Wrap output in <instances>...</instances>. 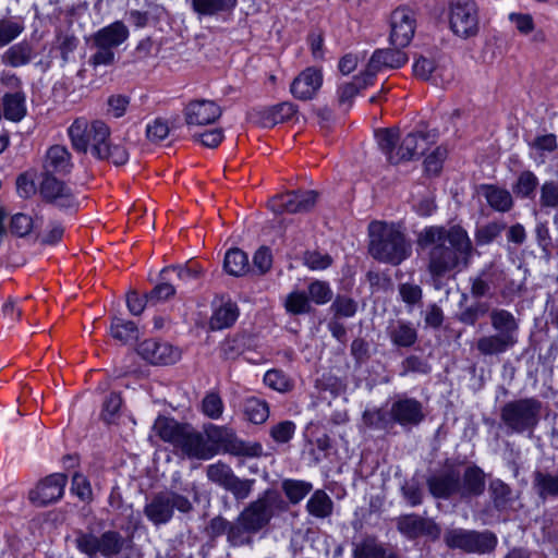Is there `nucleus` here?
<instances>
[{"mask_svg":"<svg viewBox=\"0 0 558 558\" xmlns=\"http://www.w3.org/2000/svg\"><path fill=\"white\" fill-rule=\"evenodd\" d=\"M416 245L426 254L427 271L435 281L466 269L475 253L468 231L460 225L425 227L417 233Z\"/></svg>","mask_w":558,"mask_h":558,"instance_id":"1","label":"nucleus"},{"mask_svg":"<svg viewBox=\"0 0 558 558\" xmlns=\"http://www.w3.org/2000/svg\"><path fill=\"white\" fill-rule=\"evenodd\" d=\"M110 128L101 120L76 118L68 129L72 147L83 154H90L114 166H122L129 160V151L122 144L110 141Z\"/></svg>","mask_w":558,"mask_h":558,"instance_id":"2","label":"nucleus"},{"mask_svg":"<svg viewBox=\"0 0 558 558\" xmlns=\"http://www.w3.org/2000/svg\"><path fill=\"white\" fill-rule=\"evenodd\" d=\"M369 254L377 260L399 265L412 252V245L399 227L373 221L368 227Z\"/></svg>","mask_w":558,"mask_h":558,"instance_id":"3","label":"nucleus"},{"mask_svg":"<svg viewBox=\"0 0 558 558\" xmlns=\"http://www.w3.org/2000/svg\"><path fill=\"white\" fill-rule=\"evenodd\" d=\"M390 417L381 410L365 411L363 418L366 424L376 427H386L391 421L402 426L416 425L423 418L422 404L415 399H400L392 403L390 408Z\"/></svg>","mask_w":558,"mask_h":558,"instance_id":"4","label":"nucleus"},{"mask_svg":"<svg viewBox=\"0 0 558 558\" xmlns=\"http://www.w3.org/2000/svg\"><path fill=\"white\" fill-rule=\"evenodd\" d=\"M74 543L76 548L89 558H96L98 554L113 558L121 554L125 546L124 537L117 531H106L99 537L93 533L78 531Z\"/></svg>","mask_w":558,"mask_h":558,"instance_id":"5","label":"nucleus"},{"mask_svg":"<svg viewBox=\"0 0 558 558\" xmlns=\"http://www.w3.org/2000/svg\"><path fill=\"white\" fill-rule=\"evenodd\" d=\"M284 502L272 490H266L256 500L250 502L238 515L253 532L264 529L277 510H282Z\"/></svg>","mask_w":558,"mask_h":558,"instance_id":"6","label":"nucleus"},{"mask_svg":"<svg viewBox=\"0 0 558 558\" xmlns=\"http://www.w3.org/2000/svg\"><path fill=\"white\" fill-rule=\"evenodd\" d=\"M174 509L187 513L193 509L192 502L184 496L167 490L156 494L144 507V514L155 525L168 523Z\"/></svg>","mask_w":558,"mask_h":558,"instance_id":"7","label":"nucleus"},{"mask_svg":"<svg viewBox=\"0 0 558 558\" xmlns=\"http://www.w3.org/2000/svg\"><path fill=\"white\" fill-rule=\"evenodd\" d=\"M541 403L535 399H521L507 403L501 420L512 433L532 430L538 423Z\"/></svg>","mask_w":558,"mask_h":558,"instance_id":"8","label":"nucleus"},{"mask_svg":"<svg viewBox=\"0 0 558 558\" xmlns=\"http://www.w3.org/2000/svg\"><path fill=\"white\" fill-rule=\"evenodd\" d=\"M449 25L459 37L468 39L480 32V9L475 0H450Z\"/></svg>","mask_w":558,"mask_h":558,"instance_id":"9","label":"nucleus"},{"mask_svg":"<svg viewBox=\"0 0 558 558\" xmlns=\"http://www.w3.org/2000/svg\"><path fill=\"white\" fill-rule=\"evenodd\" d=\"M415 28L414 12L405 7L396 9L390 15V44L397 48L407 47L414 36Z\"/></svg>","mask_w":558,"mask_h":558,"instance_id":"10","label":"nucleus"},{"mask_svg":"<svg viewBox=\"0 0 558 558\" xmlns=\"http://www.w3.org/2000/svg\"><path fill=\"white\" fill-rule=\"evenodd\" d=\"M317 194L314 191H299L277 195L268 203L269 208L277 214L281 213H305L316 204Z\"/></svg>","mask_w":558,"mask_h":558,"instance_id":"11","label":"nucleus"},{"mask_svg":"<svg viewBox=\"0 0 558 558\" xmlns=\"http://www.w3.org/2000/svg\"><path fill=\"white\" fill-rule=\"evenodd\" d=\"M68 477L63 473H53L29 490L28 498L36 506H46L59 500L64 493Z\"/></svg>","mask_w":558,"mask_h":558,"instance_id":"12","label":"nucleus"},{"mask_svg":"<svg viewBox=\"0 0 558 558\" xmlns=\"http://www.w3.org/2000/svg\"><path fill=\"white\" fill-rule=\"evenodd\" d=\"M376 138L380 150L391 163H399L413 159L410 148L405 146V137H400L399 131L384 129L376 132Z\"/></svg>","mask_w":558,"mask_h":558,"instance_id":"13","label":"nucleus"},{"mask_svg":"<svg viewBox=\"0 0 558 558\" xmlns=\"http://www.w3.org/2000/svg\"><path fill=\"white\" fill-rule=\"evenodd\" d=\"M402 48L377 49L372 54L365 70L367 72L366 83H372L377 73L385 69H398L404 65L409 58Z\"/></svg>","mask_w":558,"mask_h":558,"instance_id":"14","label":"nucleus"},{"mask_svg":"<svg viewBox=\"0 0 558 558\" xmlns=\"http://www.w3.org/2000/svg\"><path fill=\"white\" fill-rule=\"evenodd\" d=\"M175 449L190 459L208 460L214 456V450L204 436L187 425Z\"/></svg>","mask_w":558,"mask_h":558,"instance_id":"15","label":"nucleus"},{"mask_svg":"<svg viewBox=\"0 0 558 558\" xmlns=\"http://www.w3.org/2000/svg\"><path fill=\"white\" fill-rule=\"evenodd\" d=\"M221 113V108L215 101L206 99L191 101L184 109L186 124L195 126L214 123Z\"/></svg>","mask_w":558,"mask_h":558,"instance_id":"16","label":"nucleus"},{"mask_svg":"<svg viewBox=\"0 0 558 558\" xmlns=\"http://www.w3.org/2000/svg\"><path fill=\"white\" fill-rule=\"evenodd\" d=\"M138 354L151 364L168 365L180 359V351L167 342L145 340L138 345Z\"/></svg>","mask_w":558,"mask_h":558,"instance_id":"17","label":"nucleus"},{"mask_svg":"<svg viewBox=\"0 0 558 558\" xmlns=\"http://www.w3.org/2000/svg\"><path fill=\"white\" fill-rule=\"evenodd\" d=\"M40 194L47 201L61 208H73L76 206V197L63 182L52 175H46L40 185Z\"/></svg>","mask_w":558,"mask_h":558,"instance_id":"18","label":"nucleus"},{"mask_svg":"<svg viewBox=\"0 0 558 558\" xmlns=\"http://www.w3.org/2000/svg\"><path fill=\"white\" fill-rule=\"evenodd\" d=\"M323 84V74L316 68H307L292 82L290 90L300 100L312 99Z\"/></svg>","mask_w":558,"mask_h":558,"instance_id":"19","label":"nucleus"},{"mask_svg":"<svg viewBox=\"0 0 558 558\" xmlns=\"http://www.w3.org/2000/svg\"><path fill=\"white\" fill-rule=\"evenodd\" d=\"M294 113L295 107L293 104L281 102L279 105L255 111L252 119L263 128H271L291 119Z\"/></svg>","mask_w":558,"mask_h":558,"instance_id":"20","label":"nucleus"},{"mask_svg":"<svg viewBox=\"0 0 558 558\" xmlns=\"http://www.w3.org/2000/svg\"><path fill=\"white\" fill-rule=\"evenodd\" d=\"M44 169L47 175L66 174L72 169L71 154L65 146H51L45 156Z\"/></svg>","mask_w":558,"mask_h":558,"instance_id":"21","label":"nucleus"},{"mask_svg":"<svg viewBox=\"0 0 558 558\" xmlns=\"http://www.w3.org/2000/svg\"><path fill=\"white\" fill-rule=\"evenodd\" d=\"M129 37V29L122 22H113L102 27L94 35L96 47L114 48L121 45Z\"/></svg>","mask_w":558,"mask_h":558,"instance_id":"22","label":"nucleus"},{"mask_svg":"<svg viewBox=\"0 0 558 558\" xmlns=\"http://www.w3.org/2000/svg\"><path fill=\"white\" fill-rule=\"evenodd\" d=\"M517 344L509 336L499 333L483 336L476 341L477 351L485 356L500 355Z\"/></svg>","mask_w":558,"mask_h":558,"instance_id":"23","label":"nucleus"},{"mask_svg":"<svg viewBox=\"0 0 558 558\" xmlns=\"http://www.w3.org/2000/svg\"><path fill=\"white\" fill-rule=\"evenodd\" d=\"M187 424H181L173 418L158 416L154 423L153 432L175 448Z\"/></svg>","mask_w":558,"mask_h":558,"instance_id":"24","label":"nucleus"},{"mask_svg":"<svg viewBox=\"0 0 558 558\" xmlns=\"http://www.w3.org/2000/svg\"><path fill=\"white\" fill-rule=\"evenodd\" d=\"M2 109L7 120L21 121L27 112L25 94L21 90L5 93L2 98Z\"/></svg>","mask_w":558,"mask_h":558,"instance_id":"25","label":"nucleus"},{"mask_svg":"<svg viewBox=\"0 0 558 558\" xmlns=\"http://www.w3.org/2000/svg\"><path fill=\"white\" fill-rule=\"evenodd\" d=\"M492 327L497 333L504 337H510L518 343V329L519 325L515 317L506 310H494L490 313Z\"/></svg>","mask_w":558,"mask_h":558,"instance_id":"26","label":"nucleus"},{"mask_svg":"<svg viewBox=\"0 0 558 558\" xmlns=\"http://www.w3.org/2000/svg\"><path fill=\"white\" fill-rule=\"evenodd\" d=\"M430 493L437 498H447L454 492H459V474L448 472L428 480Z\"/></svg>","mask_w":558,"mask_h":558,"instance_id":"27","label":"nucleus"},{"mask_svg":"<svg viewBox=\"0 0 558 558\" xmlns=\"http://www.w3.org/2000/svg\"><path fill=\"white\" fill-rule=\"evenodd\" d=\"M533 487L542 499L558 496V469L556 474L536 471L533 475Z\"/></svg>","mask_w":558,"mask_h":558,"instance_id":"28","label":"nucleus"},{"mask_svg":"<svg viewBox=\"0 0 558 558\" xmlns=\"http://www.w3.org/2000/svg\"><path fill=\"white\" fill-rule=\"evenodd\" d=\"M366 78L367 72L364 70L361 75L355 76L352 82L339 85L337 90L339 105L350 107L353 98L359 94V92L371 84L365 82Z\"/></svg>","mask_w":558,"mask_h":558,"instance_id":"29","label":"nucleus"},{"mask_svg":"<svg viewBox=\"0 0 558 558\" xmlns=\"http://www.w3.org/2000/svg\"><path fill=\"white\" fill-rule=\"evenodd\" d=\"M485 487V477L483 471L477 466H469L463 475V483L460 484V494L462 496L480 495Z\"/></svg>","mask_w":558,"mask_h":558,"instance_id":"30","label":"nucleus"},{"mask_svg":"<svg viewBox=\"0 0 558 558\" xmlns=\"http://www.w3.org/2000/svg\"><path fill=\"white\" fill-rule=\"evenodd\" d=\"M223 268L231 276H243L250 269L248 257L240 248H231L226 253Z\"/></svg>","mask_w":558,"mask_h":558,"instance_id":"31","label":"nucleus"},{"mask_svg":"<svg viewBox=\"0 0 558 558\" xmlns=\"http://www.w3.org/2000/svg\"><path fill=\"white\" fill-rule=\"evenodd\" d=\"M487 203L498 211H508L512 207V196L507 190L494 185L482 186Z\"/></svg>","mask_w":558,"mask_h":558,"instance_id":"32","label":"nucleus"},{"mask_svg":"<svg viewBox=\"0 0 558 558\" xmlns=\"http://www.w3.org/2000/svg\"><path fill=\"white\" fill-rule=\"evenodd\" d=\"M496 544L497 538L492 532H477L470 530L466 553L486 554L492 551L496 547Z\"/></svg>","mask_w":558,"mask_h":558,"instance_id":"33","label":"nucleus"},{"mask_svg":"<svg viewBox=\"0 0 558 558\" xmlns=\"http://www.w3.org/2000/svg\"><path fill=\"white\" fill-rule=\"evenodd\" d=\"M32 59V48L28 44H16L2 54V62L13 68L27 64Z\"/></svg>","mask_w":558,"mask_h":558,"instance_id":"34","label":"nucleus"},{"mask_svg":"<svg viewBox=\"0 0 558 558\" xmlns=\"http://www.w3.org/2000/svg\"><path fill=\"white\" fill-rule=\"evenodd\" d=\"M238 0H192L193 9L203 15H214L219 12L231 11Z\"/></svg>","mask_w":558,"mask_h":558,"instance_id":"35","label":"nucleus"},{"mask_svg":"<svg viewBox=\"0 0 558 558\" xmlns=\"http://www.w3.org/2000/svg\"><path fill=\"white\" fill-rule=\"evenodd\" d=\"M238 315V307L234 303H225L215 311L210 319V326L213 329L230 327L236 320Z\"/></svg>","mask_w":558,"mask_h":558,"instance_id":"36","label":"nucleus"},{"mask_svg":"<svg viewBox=\"0 0 558 558\" xmlns=\"http://www.w3.org/2000/svg\"><path fill=\"white\" fill-rule=\"evenodd\" d=\"M255 534L243 521L238 517L234 522H231L228 531V543L231 546L239 547L250 545L252 536Z\"/></svg>","mask_w":558,"mask_h":558,"instance_id":"37","label":"nucleus"},{"mask_svg":"<svg viewBox=\"0 0 558 558\" xmlns=\"http://www.w3.org/2000/svg\"><path fill=\"white\" fill-rule=\"evenodd\" d=\"M110 333L114 339L123 343L135 341L138 338L136 325L133 322L123 320L121 318H113Z\"/></svg>","mask_w":558,"mask_h":558,"instance_id":"38","label":"nucleus"},{"mask_svg":"<svg viewBox=\"0 0 558 558\" xmlns=\"http://www.w3.org/2000/svg\"><path fill=\"white\" fill-rule=\"evenodd\" d=\"M405 146L410 148L413 158L423 155L430 144L434 143V135L424 132H410L405 136Z\"/></svg>","mask_w":558,"mask_h":558,"instance_id":"39","label":"nucleus"},{"mask_svg":"<svg viewBox=\"0 0 558 558\" xmlns=\"http://www.w3.org/2000/svg\"><path fill=\"white\" fill-rule=\"evenodd\" d=\"M308 512L317 518H326L332 511V501L323 490H316L307 501Z\"/></svg>","mask_w":558,"mask_h":558,"instance_id":"40","label":"nucleus"},{"mask_svg":"<svg viewBox=\"0 0 558 558\" xmlns=\"http://www.w3.org/2000/svg\"><path fill=\"white\" fill-rule=\"evenodd\" d=\"M207 478L215 483L216 485H219L222 488H227L232 478L235 476L232 469L222 463L217 462L209 464L206 470Z\"/></svg>","mask_w":558,"mask_h":558,"instance_id":"41","label":"nucleus"},{"mask_svg":"<svg viewBox=\"0 0 558 558\" xmlns=\"http://www.w3.org/2000/svg\"><path fill=\"white\" fill-rule=\"evenodd\" d=\"M389 337L398 347H410L416 340V331L412 326L399 322L390 328Z\"/></svg>","mask_w":558,"mask_h":558,"instance_id":"42","label":"nucleus"},{"mask_svg":"<svg viewBox=\"0 0 558 558\" xmlns=\"http://www.w3.org/2000/svg\"><path fill=\"white\" fill-rule=\"evenodd\" d=\"M246 417L254 424L264 423L269 416L268 404L257 398H250L244 405Z\"/></svg>","mask_w":558,"mask_h":558,"instance_id":"43","label":"nucleus"},{"mask_svg":"<svg viewBox=\"0 0 558 558\" xmlns=\"http://www.w3.org/2000/svg\"><path fill=\"white\" fill-rule=\"evenodd\" d=\"M284 307L288 313L293 315L308 313L311 311L310 299L303 291H292L284 300Z\"/></svg>","mask_w":558,"mask_h":558,"instance_id":"44","label":"nucleus"},{"mask_svg":"<svg viewBox=\"0 0 558 558\" xmlns=\"http://www.w3.org/2000/svg\"><path fill=\"white\" fill-rule=\"evenodd\" d=\"M282 488L292 504L301 501L312 489V484L304 481L287 480Z\"/></svg>","mask_w":558,"mask_h":558,"instance_id":"45","label":"nucleus"},{"mask_svg":"<svg viewBox=\"0 0 558 558\" xmlns=\"http://www.w3.org/2000/svg\"><path fill=\"white\" fill-rule=\"evenodd\" d=\"M36 228L32 216L26 214H15L10 221V231L12 234L23 238L28 235Z\"/></svg>","mask_w":558,"mask_h":558,"instance_id":"46","label":"nucleus"},{"mask_svg":"<svg viewBox=\"0 0 558 558\" xmlns=\"http://www.w3.org/2000/svg\"><path fill=\"white\" fill-rule=\"evenodd\" d=\"M425 519L415 514L403 515L398 520V529L401 533L409 537L422 535Z\"/></svg>","mask_w":558,"mask_h":558,"instance_id":"47","label":"nucleus"},{"mask_svg":"<svg viewBox=\"0 0 558 558\" xmlns=\"http://www.w3.org/2000/svg\"><path fill=\"white\" fill-rule=\"evenodd\" d=\"M489 493L498 509H505L511 501V489L500 480H495L490 483Z\"/></svg>","mask_w":558,"mask_h":558,"instance_id":"48","label":"nucleus"},{"mask_svg":"<svg viewBox=\"0 0 558 558\" xmlns=\"http://www.w3.org/2000/svg\"><path fill=\"white\" fill-rule=\"evenodd\" d=\"M203 413L211 420H218L223 412V402L216 392L207 393L202 402Z\"/></svg>","mask_w":558,"mask_h":558,"instance_id":"49","label":"nucleus"},{"mask_svg":"<svg viewBox=\"0 0 558 558\" xmlns=\"http://www.w3.org/2000/svg\"><path fill=\"white\" fill-rule=\"evenodd\" d=\"M71 492L84 502L93 500V490L87 477L81 473H75L72 477Z\"/></svg>","mask_w":558,"mask_h":558,"instance_id":"50","label":"nucleus"},{"mask_svg":"<svg viewBox=\"0 0 558 558\" xmlns=\"http://www.w3.org/2000/svg\"><path fill=\"white\" fill-rule=\"evenodd\" d=\"M469 534L470 530L451 529L445 533L444 539L448 547L466 551Z\"/></svg>","mask_w":558,"mask_h":558,"instance_id":"51","label":"nucleus"},{"mask_svg":"<svg viewBox=\"0 0 558 558\" xmlns=\"http://www.w3.org/2000/svg\"><path fill=\"white\" fill-rule=\"evenodd\" d=\"M413 72L415 76L422 80H433L435 84H438L439 70L435 68L432 60L426 58H418L413 64Z\"/></svg>","mask_w":558,"mask_h":558,"instance_id":"52","label":"nucleus"},{"mask_svg":"<svg viewBox=\"0 0 558 558\" xmlns=\"http://www.w3.org/2000/svg\"><path fill=\"white\" fill-rule=\"evenodd\" d=\"M264 383L279 392H287L292 388L290 379L280 371L270 369L264 376Z\"/></svg>","mask_w":558,"mask_h":558,"instance_id":"53","label":"nucleus"},{"mask_svg":"<svg viewBox=\"0 0 558 558\" xmlns=\"http://www.w3.org/2000/svg\"><path fill=\"white\" fill-rule=\"evenodd\" d=\"M384 550L377 545L375 539L366 538L360 544H355L353 558H380Z\"/></svg>","mask_w":558,"mask_h":558,"instance_id":"54","label":"nucleus"},{"mask_svg":"<svg viewBox=\"0 0 558 558\" xmlns=\"http://www.w3.org/2000/svg\"><path fill=\"white\" fill-rule=\"evenodd\" d=\"M557 148L556 136L553 134H547L543 136H538L531 144L532 153L531 155L537 159L542 158L544 153L554 151Z\"/></svg>","mask_w":558,"mask_h":558,"instance_id":"55","label":"nucleus"},{"mask_svg":"<svg viewBox=\"0 0 558 558\" xmlns=\"http://www.w3.org/2000/svg\"><path fill=\"white\" fill-rule=\"evenodd\" d=\"M308 294L313 302L316 304H325L332 298V291L329 286L324 281H314L308 287Z\"/></svg>","mask_w":558,"mask_h":558,"instance_id":"56","label":"nucleus"},{"mask_svg":"<svg viewBox=\"0 0 558 558\" xmlns=\"http://www.w3.org/2000/svg\"><path fill=\"white\" fill-rule=\"evenodd\" d=\"M23 31V26L11 20L0 21V46H5L15 39Z\"/></svg>","mask_w":558,"mask_h":558,"instance_id":"57","label":"nucleus"},{"mask_svg":"<svg viewBox=\"0 0 558 558\" xmlns=\"http://www.w3.org/2000/svg\"><path fill=\"white\" fill-rule=\"evenodd\" d=\"M254 482V480H241L235 475L226 490L230 492L235 499H246L252 493Z\"/></svg>","mask_w":558,"mask_h":558,"instance_id":"58","label":"nucleus"},{"mask_svg":"<svg viewBox=\"0 0 558 558\" xmlns=\"http://www.w3.org/2000/svg\"><path fill=\"white\" fill-rule=\"evenodd\" d=\"M538 184V180L531 171H524L520 174L514 192L523 197L530 196Z\"/></svg>","mask_w":558,"mask_h":558,"instance_id":"59","label":"nucleus"},{"mask_svg":"<svg viewBox=\"0 0 558 558\" xmlns=\"http://www.w3.org/2000/svg\"><path fill=\"white\" fill-rule=\"evenodd\" d=\"M504 226L490 222L477 229L475 239L477 244L485 245L494 241L502 231Z\"/></svg>","mask_w":558,"mask_h":558,"instance_id":"60","label":"nucleus"},{"mask_svg":"<svg viewBox=\"0 0 558 558\" xmlns=\"http://www.w3.org/2000/svg\"><path fill=\"white\" fill-rule=\"evenodd\" d=\"M295 432V424L291 421H283L272 426L270 435L275 441L284 444L288 442Z\"/></svg>","mask_w":558,"mask_h":558,"instance_id":"61","label":"nucleus"},{"mask_svg":"<svg viewBox=\"0 0 558 558\" xmlns=\"http://www.w3.org/2000/svg\"><path fill=\"white\" fill-rule=\"evenodd\" d=\"M332 263V258L328 254L319 252H307L304 255V264L312 270H324Z\"/></svg>","mask_w":558,"mask_h":558,"instance_id":"62","label":"nucleus"},{"mask_svg":"<svg viewBox=\"0 0 558 558\" xmlns=\"http://www.w3.org/2000/svg\"><path fill=\"white\" fill-rule=\"evenodd\" d=\"M169 125L168 123L157 118L151 123H148L146 126V135L151 142H160L165 140L169 134Z\"/></svg>","mask_w":558,"mask_h":558,"instance_id":"63","label":"nucleus"},{"mask_svg":"<svg viewBox=\"0 0 558 558\" xmlns=\"http://www.w3.org/2000/svg\"><path fill=\"white\" fill-rule=\"evenodd\" d=\"M541 204L545 207L558 209V184L555 182H545L541 189Z\"/></svg>","mask_w":558,"mask_h":558,"instance_id":"64","label":"nucleus"}]
</instances>
